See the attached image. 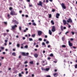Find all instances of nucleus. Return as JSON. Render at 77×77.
I'll return each instance as SVG.
<instances>
[{
  "label": "nucleus",
  "instance_id": "obj_1",
  "mask_svg": "<svg viewBox=\"0 0 77 77\" xmlns=\"http://www.w3.org/2000/svg\"><path fill=\"white\" fill-rule=\"evenodd\" d=\"M10 14L11 15H17V13H15L14 11H11L10 13Z\"/></svg>",
  "mask_w": 77,
  "mask_h": 77
},
{
  "label": "nucleus",
  "instance_id": "obj_2",
  "mask_svg": "<svg viewBox=\"0 0 77 77\" xmlns=\"http://www.w3.org/2000/svg\"><path fill=\"white\" fill-rule=\"evenodd\" d=\"M61 6L62 7V8H63V9H66V6H65L64 4L62 3L61 4Z\"/></svg>",
  "mask_w": 77,
  "mask_h": 77
},
{
  "label": "nucleus",
  "instance_id": "obj_3",
  "mask_svg": "<svg viewBox=\"0 0 77 77\" xmlns=\"http://www.w3.org/2000/svg\"><path fill=\"white\" fill-rule=\"evenodd\" d=\"M42 32L41 31H38V36H41V35H42Z\"/></svg>",
  "mask_w": 77,
  "mask_h": 77
},
{
  "label": "nucleus",
  "instance_id": "obj_4",
  "mask_svg": "<svg viewBox=\"0 0 77 77\" xmlns=\"http://www.w3.org/2000/svg\"><path fill=\"white\" fill-rule=\"evenodd\" d=\"M22 54L23 56H27L29 55V53H26L24 52H22Z\"/></svg>",
  "mask_w": 77,
  "mask_h": 77
},
{
  "label": "nucleus",
  "instance_id": "obj_5",
  "mask_svg": "<svg viewBox=\"0 0 77 77\" xmlns=\"http://www.w3.org/2000/svg\"><path fill=\"white\" fill-rule=\"evenodd\" d=\"M67 23H72V20L70 18L68 19V20L67 21Z\"/></svg>",
  "mask_w": 77,
  "mask_h": 77
},
{
  "label": "nucleus",
  "instance_id": "obj_6",
  "mask_svg": "<svg viewBox=\"0 0 77 77\" xmlns=\"http://www.w3.org/2000/svg\"><path fill=\"white\" fill-rule=\"evenodd\" d=\"M42 70H43L44 71H48V70L50 69H49V68H47L45 69L42 68Z\"/></svg>",
  "mask_w": 77,
  "mask_h": 77
},
{
  "label": "nucleus",
  "instance_id": "obj_7",
  "mask_svg": "<svg viewBox=\"0 0 77 77\" xmlns=\"http://www.w3.org/2000/svg\"><path fill=\"white\" fill-rule=\"evenodd\" d=\"M39 6H42V2L41 1H39V3L37 4Z\"/></svg>",
  "mask_w": 77,
  "mask_h": 77
},
{
  "label": "nucleus",
  "instance_id": "obj_8",
  "mask_svg": "<svg viewBox=\"0 0 77 77\" xmlns=\"http://www.w3.org/2000/svg\"><path fill=\"white\" fill-rule=\"evenodd\" d=\"M51 31L52 32H55V31H56V29H55V26H53L52 27V29L51 30Z\"/></svg>",
  "mask_w": 77,
  "mask_h": 77
},
{
  "label": "nucleus",
  "instance_id": "obj_9",
  "mask_svg": "<svg viewBox=\"0 0 77 77\" xmlns=\"http://www.w3.org/2000/svg\"><path fill=\"white\" fill-rule=\"evenodd\" d=\"M68 43L70 47H72V44L71 42L70 41H69Z\"/></svg>",
  "mask_w": 77,
  "mask_h": 77
},
{
  "label": "nucleus",
  "instance_id": "obj_10",
  "mask_svg": "<svg viewBox=\"0 0 77 77\" xmlns=\"http://www.w3.org/2000/svg\"><path fill=\"white\" fill-rule=\"evenodd\" d=\"M12 22H13V23H16V24H18L19 23L18 22H17L15 20H14V19L12 20Z\"/></svg>",
  "mask_w": 77,
  "mask_h": 77
},
{
  "label": "nucleus",
  "instance_id": "obj_11",
  "mask_svg": "<svg viewBox=\"0 0 77 77\" xmlns=\"http://www.w3.org/2000/svg\"><path fill=\"white\" fill-rule=\"evenodd\" d=\"M15 27H17V25H15L14 26H12V29H13V30H14V29H15Z\"/></svg>",
  "mask_w": 77,
  "mask_h": 77
},
{
  "label": "nucleus",
  "instance_id": "obj_12",
  "mask_svg": "<svg viewBox=\"0 0 77 77\" xmlns=\"http://www.w3.org/2000/svg\"><path fill=\"white\" fill-rule=\"evenodd\" d=\"M60 16V14L59 13H57L56 14V17L57 18H59V17Z\"/></svg>",
  "mask_w": 77,
  "mask_h": 77
},
{
  "label": "nucleus",
  "instance_id": "obj_13",
  "mask_svg": "<svg viewBox=\"0 0 77 77\" xmlns=\"http://www.w3.org/2000/svg\"><path fill=\"white\" fill-rule=\"evenodd\" d=\"M63 22L64 25H65L66 24V21L65 20H63Z\"/></svg>",
  "mask_w": 77,
  "mask_h": 77
},
{
  "label": "nucleus",
  "instance_id": "obj_14",
  "mask_svg": "<svg viewBox=\"0 0 77 77\" xmlns=\"http://www.w3.org/2000/svg\"><path fill=\"white\" fill-rule=\"evenodd\" d=\"M49 33L50 35H51L52 34V32H51V31L50 29L49 30Z\"/></svg>",
  "mask_w": 77,
  "mask_h": 77
},
{
  "label": "nucleus",
  "instance_id": "obj_15",
  "mask_svg": "<svg viewBox=\"0 0 77 77\" xmlns=\"http://www.w3.org/2000/svg\"><path fill=\"white\" fill-rule=\"evenodd\" d=\"M54 76L55 77H56L57 76V74L56 73H55L53 74Z\"/></svg>",
  "mask_w": 77,
  "mask_h": 77
},
{
  "label": "nucleus",
  "instance_id": "obj_16",
  "mask_svg": "<svg viewBox=\"0 0 77 77\" xmlns=\"http://www.w3.org/2000/svg\"><path fill=\"white\" fill-rule=\"evenodd\" d=\"M34 56L35 57H36V58H37L38 57V54H34Z\"/></svg>",
  "mask_w": 77,
  "mask_h": 77
},
{
  "label": "nucleus",
  "instance_id": "obj_17",
  "mask_svg": "<svg viewBox=\"0 0 77 77\" xmlns=\"http://www.w3.org/2000/svg\"><path fill=\"white\" fill-rule=\"evenodd\" d=\"M12 55L14 56H16V53L15 52H13L12 53Z\"/></svg>",
  "mask_w": 77,
  "mask_h": 77
},
{
  "label": "nucleus",
  "instance_id": "obj_18",
  "mask_svg": "<svg viewBox=\"0 0 77 77\" xmlns=\"http://www.w3.org/2000/svg\"><path fill=\"white\" fill-rule=\"evenodd\" d=\"M43 63H46L45 64V65H47V61L46 60L43 61Z\"/></svg>",
  "mask_w": 77,
  "mask_h": 77
},
{
  "label": "nucleus",
  "instance_id": "obj_19",
  "mask_svg": "<svg viewBox=\"0 0 77 77\" xmlns=\"http://www.w3.org/2000/svg\"><path fill=\"white\" fill-rule=\"evenodd\" d=\"M26 30H28V28H26V29L24 30V32H26Z\"/></svg>",
  "mask_w": 77,
  "mask_h": 77
},
{
  "label": "nucleus",
  "instance_id": "obj_20",
  "mask_svg": "<svg viewBox=\"0 0 77 77\" xmlns=\"http://www.w3.org/2000/svg\"><path fill=\"white\" fill-rule=\"evenodd\" d=\"M32 25H33V26H36V24L35 23L33 22L32 23Z\"/></svg>",
  "mask_w": 77,
  "mask_h": 77
},
{
  "label": "nucleus",
  "instance_id": "obj_21",
  "mask_svg": "<svg viewBox=\"0 0 77 77\" xmlns=\"http://www.w3.org/2000/svg\"><path fill=\"white\" fill-rule=\"evenodd\" d=\"M29 63H30V64H33V61H31L29 62Z\"/></svg>",
  "mask_w": 77,
  "mask_h": 77
},
{
  "label": "nucleus",
  "instance_id": "obj_22",
  "mask_svg": "<svg viewBox=\"0 0 77 77\" xmlns=\"http://www.w3.org/2000/svg\"><path fill=\"white\" fill-rule=\"evenodd\" d=\"M51 22L52 24L54 25V22H53V20H51Z\"/></svg>",
  "mask_w": 77,
  "mask_h": 77
},
{
  "label": "nucleus",
  "instance_id": "obj_23",
  "mask_svg": "<svg viewBox=\"0 0 77 77\" xmlns=\"http://www.w3.org/2000/svg\"><path fill=\"white\" fill-rule=\"evenodd\" d=\"M61 30H63V26H61Z\"/></svg>",
  "mask_w": 77,
  "mask_h": 77
},
{
  "label": "nucleus",
  "instance_id": "obj_24",
  "mask_svg": "<svg viewBox=\"0 0 77 77\" xmlns=\"http://www.w3.org/2000/svg\"><path fill=\"white\" fill-rule=\"evenodd\" d=\"M62 47H63V48H65V47H66V46L65 45H62Z\"/></svg>",
  "mask_w": 77,
  "mask_h": 77
},
{
  "label": "nucleus",
  "instance_id": "obj_25",
  "mask_svg": "<svg viewBox=\"0 0 77 77\" xmlns=\"http://www.w3.org/2000/svg\"><path fill=\"white\" fill-rule=\"evenodd\" d=\"M75 68L77 69V64L74 65Z\"/></svg>",
  "mask_w": 77,
  "mask_h": 77
},
{
  "label": "nucleus",
  "instance_id": "obj_26",
  "mask_svg": "<svg viewBox=\"0 0 77 77\" xmlns=\"http://www.w3.org/2000/svg\"><path fill=\"white\" fill-rule=\"evenodd\" d=\"M32 37H33V38H35V34H33L32 35Z\"/></svg>",
  "mask_w": 77,
  "mask_h": 77
},
{
  "label": "nucleus",
  "instance_id": "obj_27",
  "mask_svg": "<svg viewBox=\"0 0 77 77\" xmlns=\"http://www.w3.org/2000/svg\"><path fill=\"white\" fill-rule=\"evenodd\" d=\"M29 41H33V39H32V38H29Z\"/></svg>",
  "mask_w": 77,
  "mask_h": 77
},
{
  "label": "nucleus",
  "instance_id": "obj_28",
  "mask_svg": "<svg viewBox=\"0 0 77 77\" xmlns=\"http://www.w3.org/2000/svg\"><path fill=\"white\" fill-rule=\"evenodd\" d=\"M42 45H45V43L44 42L42 43Z\"/></svg>",
  "mask_w": 77,
  "mask_h": 77
},
{
  "label": "nucleus",
  "instance_id": "obj_29",
  "mask_svg": "<svg viewBox=\"0 0 77 77\" xmlns=\"http://www.w3.org/2000/svg\"><path fill=\"white\" fill-rule=\"evenodd\" d=\"M38 40L41 41L42 40V39L41 38H40L38 39Z\"/></svg>",
  "mask_w": 77,
  "mask_h": 77
},
{
  "label": "nucleus",
  "instance_id": "obj_30",
  "mask_svg": "<svg viewBox=\"0 0 77 77\" xmlns=\"http://www.w3.org/2000/svg\"><path fill=\"white\" fill-rule=\"evenodd\" d=\"M62 40L64 41V39H65V38L64 37H63L62 38Z\"/></svg>",
  "mask_w": 77,
  "mask_h": 77
},
{
  "label": "nucleus",
  "instance_id": "obj_31",
  "mask_svg": "<svg viewBox=\"0 0 77 77\" xmlns=\"http://www.w3.org/2000/svg\"><path fill=\"white\" fill-rule=\"evenodd\" d=\"M8 40H5V43H7V42H8Z\"/></svg>",
  "mask_w": 77,
  "mask_h": 77
},
{
  "label": "nucleus",
  "instance_id": "obj_32",
  "mask_svg": "<svg viewBox=\"0 0 77 77\" xmlns=\"http://www.w3.org/2000/svg\"><path fill=\"white\" fill-rule=\"evenodd\" d=\"M19 77H21V74L19 73Z\"/></svg>",
  "mask_w": 77,
  "mask_h": 77
},
{
  "label": "nucleus",
  "instance_id": "obj_33",
  "mask_svg": "<svg viewBox=\"0 0 77 77\" xmlns=\"http://www.w3.org/2000/svg\"><path fill=\"white\" fill-rule=\"evenodd\" d=\"M17 47H20V44H17Z\"/></svg>",
  "mask_w": 77,
  "mask_h": 77
},
{
  "label": "nucleus",
  "instance_id": "obj_34",
  "mask_svg": "<svg viewBox=\"0 0 77 77\" xmlns=\"http://www.w3.org/2000/svg\"><path fill=\"white\" fill-rule=\"evenodd\" d=\"M49 17L50 18H51V14H49Z\"/></svg>",
  "mask_w": 77,
  "mask_h": 77
},
{
  "label": "nucleus",
  "instance_id": "obj_35",
  "mask_svg": "<svg viewBox=\"0 0 77 77\" xmlns=\"http://www.w3.org/2000/svg\"><path fill=\"white\" fill-rule=\"evenodd\" d=\"M8 17L9 18H10V15H9V14H8Z\"/></svg>",
  "mask_w": 77,
  "mask_h": 77
},
{
  "label": "nucleus",
  "instance_id": "obj_36",
  "mask_svg": "<svg viewBox=\"0 0 77 77\" xmlns=\"http://www.w3.org/2000/svg\"><path fill=\"white\" fill-rule=\"evenodd\" d=\"M50 56H53V54H51L50 55Z\"/></svg>",
  "mask_w": 77,
  "mask_h": 77
},
{
  "label": "nucleus",
  "instance_id": "obj_37",
  "mask_svg": "<svg viewBox=\"0 0 77 77\" xmlns=\"http://www.w3.org/2000/svg\"><path fill=\"white\" fill-rule=\"evenodd\" d=\"M71 32L72 35H74V32Z\"/></svg>",
  "mask_w": 77,
  "mask_h": 77
},
{
  "label": "nucleus",
  "instance_id": "obj_38",
  "mask_svg": "<svg viewBox=\"0 0 77 77\" xmlns=\"http://www.w3.org/2000/svg\"><path fill=\"white\" fill-rule=\"evenodd\" d=\"M48 48H50V47H51V46L50 45H48Z\"/></svg>",
  "mask_w": 77,
  "mask_h": 77
},
{
  "label": "nucleus",
  "instance_id": "obj_39",
  "mask_svg": "<svg viewBox=\"0 0 77 77\" xmlns=\"http://www.w3.org/2000/svg\"><path fill=\"white\" fill-rule=\"evenodd\" d=\"M0 48L1 49H2V50H3V49H4V48L3 47H1Z\"/></svg>",
  "mask_w": 77,
  "mask_h": 77
},
{
  "label": "nucleus",
  "instance_id": "obj_40",
  "mask_svg": "<svg viewBox=\"0 0 77 77\" xmlns=\"http://www.w3.org/2000/svg\"><path fill=\"white\" fill-rule=\"evenodd\" d=\"M46 44H49V41H46Z\"/></svg>",
  "mask_w": 77,
  "mask_h": 77
},
{
  "label": "nucleus",
  "instance_id": "obj_41",
  "mask_svg": "<svg viewBox=\"0 0 77 77\" xmlns=\"http://www.w3.org/2000/svg\"><path fill=\"white\" fill-rule=\"evenodd\" d=\"M27 47H28V46H27V45L25 46V48H27Z\"/></svg>",
  "mask_w": 77,
  "mask_h": 77
},
{
  "label": "nucleus",
  "instance_id": "obj_42",
  "mask_svg": "<svg viewBox=\"0 0 77 77\" xmlns=\"http://www.w3.org/2000/svg\"><path fill=\"white\" fill-rule=\"evenodd\" d=\"M28 63V62L27 61H26L24 62V63H25V64H26V63Z\"/></svg>",
  "mask_w": 77,
  "mask_h": 77
},
{
  "label": "nucleus",
  "instance_id": "obj_43",
  "mask_svg": "<svg viewBox=\"0 0 77 77\" xmlns=\"http://www.w3.org/2000/svg\"><path fill=\"white\" fill-rule=\"evenodd\" d=\"M69 32V31H67V32H66L65 33L66 35L67 34V33H68Z\"/></svg>",
  "mask_w": 77,
  "mask_h": 77
},
{
  "label": "nucleus",
  "instance_id": "obj_44",
  "mask_svg": "<svg viewBox=\"0 0 77 77\" xmlns=\"http://www.w3.org/2000/svg\"><path fill=\"white\" fill-rule=\"evenodd\" d=\"M19 29L20 30H21V27L20 26L19 27Z\"/></svg>",
  "mask_w": 77,
  "mask_h": 77
},
{
  "label": "nucleus",
  "instance_id": "obj_45",
  "mask_svg": "<svg viewBox=\"0 0 77 77\" xmlns=\"http://www.w3.org/2000/svg\"><path fill=\"white\" fill-rule=\"evenodd\" d=\"M25 17H26V18H27L28 17V16L27 15H25Z\"/></svg>",
  "mask_w": 77,
  "mask_h": 77
},
{
  "label": "nucleus",
  "instance_id": "obj_46",
  "mask_svg": "<svg viewBox=\"0 0 77 77\" xmlns=\"http://www.w3.org/2000/svg\"><path fill=\"white\" fill-rule=\"evenodd\" d=\"M70 40H71V41H73V40H74V39H73V38H71L70 39Z\"/></svg>",
  "mask_w": 77,
  "mask_h": 77
},
{
  "label": "nucleus",
  "instance_id": "obj_47",
  "mask_svg": "<svg viewBox=\"0 0 77 77\" xmlns=\"http://www.w3.org/2000/svg\"><path fill=\"white\" fill-rule=\"evenodd\" d=\"M72 48H74V49H75L76 48V47H75L74 46H73Z\"/></svg>",
  "mask_w": 77,
  "mask_h": 77
},
{
  "label": "nucleus",
  "instance_id": "obj_48",
  "mask_svg": "<svg viewBox=\"0 0 77 77\" xmlns=\"http://www.w3.org/2000/svg\"><path fill=\"white\" fill-rule=\"evenodd\" d=\"M4 23L5 24H7V22H4Z\"/></svg>",
  "mask_w": 77,
  "mask_h": 77
},
{
  "label": "nucleus",
  "instance_id": "obj_49",
  "mask_svg": "<svg viewBox=\"0 0 77 77\" xmlns=\"http://www.w3.org/2000/svg\"><path fill=\"white\" fill-rule=\"evenodd\" d=\"M4 36H6V33H4Z\"/></svg>",
  "mask_w": 77,
  "mask_h": 77
},
{
  "label": "nucleus",
  "instance_id": "obj_50",
  "mask_svg": "<svg viewBox=\"0 0 77 77\" xmlns=\"http://www.w3.org/2000/svg\"><path fill=\"white\" fill-rule=\"evenodd\" d=\"M52 12H54V11H55V10L53 9L52 10Z\"/></svg>",
  "mask_w": 77,
  "mask_h": 77
},
{
  "label": "nucleus",
  "instance_id": "obj_51",
  "mask_svg": "<svg viewBox=\"0 0 77 77\" xmlns=\"http://www.w3.org/2000/svg\"><path fill=\"white\" fill-rule=\"evenodd\" d=\"M9 9L10 10H11L12 9V8L11 7H10L9 8Z\"/></svg>",
  "mask_w": 77,
  "mask_h": 77
},
{
  "label": "nucleus",
  "instance_id": "obj_52",
  "mask_svg": "<svg viewBox=\"0 0 77 77\" xmlns=\"http://www.w3.org/2000/svg\"><path fill=\"white\" fill-rule=\"evenodd\" d=\"M51 76L50 75H48L46 77H51Z\"/></svg>",
  "mask_w": 77,
  "mask_h": 77
},
{
  "label": "nucleus",
  "instance_id": "obj_53",
  "mask_svg": "<svg viewBox=\"0 0 77 77\" xmlns=\"http://www.w3.org/2000/svg\"><path fill=\"white\" fill-rule=\"evenodd\" d=\"M23 40H24V39H26V38L25 37H23Z\"/></svg>",
  "mask_w": 77,
  "mask_h": 77
},
{
  "label": "nucleus",
  "instance_id": "obj_54",
  "mask_svg": "<svg viewBox=\"0 0 77 77\" xmlns=\"http://www.w3.org/2000/svg\"><path fill=\"white\" fill-rule=\"evenodd\" d=\"M26 74H28V71H26Z\"/></svg>",
  "mask_w": 77,
  "mask_h": 77
},
{
  "label": "nucleus",
  "instance_id": "obj_55",
  "mask_svg": "<svg viewBox=\"0 0 77 77\" xmlns=\"http://www.w3.org/2000/svg\"><path fill=\"white\" fill-rule=\"evenodd\" d=\"M4 45L5 46H6V45H7V44L6 43H5V44H4Z\"/></svg>",
  "mask_w": 77,
  "mask_h": 77
},
{
  "label": "nucleus",
  "instance_id": "obj_56",
  "mask_svg": "<svg viewBox=\"0 0 77 77\" xmlns=\"http://www.w3.org/2000/svg\"><path fill=\"white\" fill-rule=\"evenodd\" d=\"M19 12H20V14H21V13H22V11H19Z\"/></svg>",
  "mask_w": 77,
  "mask_h": 77
},
{
  "label": "nucleus",
  "instance_id": "obj_57",
  "mask_svg": "<svg viewBox=\"0 0 77 77\" xmlns=\"http://www.w3.org/2000/svg\"><path fill=\"white\" fill-rule=\"evenodd\" d=\"M32 77H34V74H32Z\"/></svg>",
  "mask_w": 77,
  "mask_h": 77
},
{
  "label": "nucleus",
  "instance_id": "obj_58",
  "mask_svg": "<svg viewBox=\"0 0 77 77\" xmlns=\"http://www.w3.org/2000/svg\"><path fill=\"white\" fill-rule=\"evenodd\" d=\"M43 53H45V51H43Z\"/></svg>",
  "mask_w": 77,
  "mask_h": 77
},
{
  "label": "nucleus",
  "instance_id": "obj_59",
  "mask_svg": "<svg viewBox=\"0 0 77 77\" xmlns=\"http://www.w3.org/2000/svg\"><path fill=\"white\" fill-rule=\"evenodd\" d=\"M3 54H6V53L5 52H3Z\"/></svg>",
  "mask_w": 77,
  "mask_h": 77
},
{
  "label": "nucleus",
  "instance_id": "obj_60",
  "mask_svg": "<svg viewBox=\"0 0 77 77\" xmlns=\"http://www.w3.org/2000/svg\"><path fill=\"white\" fill-rule=\"evenodd\" d=\"M50 59H51V58H50V57H48V60H50Z\"/></svg>",
  "mask_w": 77,
  "mask_h": 77
},
{
  "label": "nucleus",
  "instance_id": "obj_61",
  "mask_svg": "<svg viewBox=\"0 0 77 77\" xmlns=\"http://www.w3.org/2000/svg\"><path fill=\"white\" fill-rule=\"evenodd\" d=\"M45 38H47V35H45Z\"/></svg>",
  "mask_w": 77,
  "mask_h": 77
},
{
  "label": "nucleus",
  "instance_id": "obj_62",
  "mask_svg": "<svg viewBox=\"0 0 77 77\" xmlns=\"http://www.w3.org/2000/svg\"><path fill=\"white\" fill-rule=\"evenodd\" d=\"M46 3H48V0H46Z\"/></svg>",
  "mask_w": 77,
  "mask_h": 77
},
{
  "label": "nucleus",
  "instance_id": "obj_63",
  "mask_svg": "<svg viewBox=\"0 0 77 77\" xmlns=\"http://www.w3.org/2000/svg\"><path fill=\"white\" fill-rule=\"evenodd\" d=\"M29 25H31V24H32V23H29Z\"/></svg>",
  "mask_w": 77,
  "mask_h": 77
},
{
  "label": "nucleus",
  "instance_id": "obj_64",
  "mask_svg": "<svg viewBox=\"0 0 77 77\" xmlns=\"http://www.w3.org/2000/svg\"><path fill=\"white\" fill-rule=\"evenodd\" d=\"M63 29H66V27H65V26L64 27Z\"/></svg>",
  "mask_w": 77,
  "mask_h": 77
}]
</instances>
